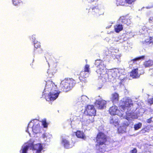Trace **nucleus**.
Wrapping results in <instances>:
<instances>
[{
	"mask_svg": "<svg viewBox=\"0 0 153 153\" xmlns=\"http://www.w3.org/2000/svg\"><path fill=\"white\" fill-rule=\"evenodd\" d=\"M95 65L97 69L96 72L97 74L102 77L105 79L107 78L112 79L116 78H118L120 76L119 70L117 68L109 70L106 68V66L104 62L100 60L95 61Z\"/></svg>",
	"mask_w": 153,
	"mask_h": 153,
	"instance_id": "f257e3e1",
	"label": "nucleus"
},
{
	"mask_svg": "<svg viewBox=\"0 0 153 153\" xmlns=\"http://www.w3.org/2000/svg\"><path fill=\"white\" fill-rule=\"evenodd\" d=\"M59 93L56 85L52 81H49L46 82L42 95L47 101H53L57 98Z\"/></svg>",
	"mask_w": 153,
	"mask_h": 153,
	"instance_id": "f03ea898",
	"label": "nucleus"
},
{
	"mask_svg": "<svg viewBox=\"0 0 153 153\" xmlns=\"http://www.w3.org/2000/svg\"><path fill=\"white\" fill-rule=\"evenodd\" d=\"M132 106V101L128 97H125L120 101V109H122L125 114H126V119L128 120L135 119L137 117L134 113L129 112Z\"/></svg>",
	"mask_w": 153,
	"mask_h": 153,
	"instance_id": "7ed1b4c3",
	"label": "nucleus"
},
{
	"mask_svg": "<svg viewBox=\"0 0 153 153\" xmlns=\"http://www.w3.org/2000/svg\"><path fill=\"white\" fill-rule=\"evenodd\" d=\"M36 140L32 139L30 141L25 143L22 146L21 152L22 153H27L29 148L32 149L33 152L36 153H41L43 149L42 145L41 143H36Z\"/></svg>",
	"mask_w": 153,
	"mask_h": 153,
	"instance_id": "20e7f679",
	"label": "nucleus"
},
{
	"mask_svg": "<svg viewBox=\"0 0 153 153\" xmlns=\"http://www.w3.org/2000/svg\"><path fill=\"white\" fill-rule=\"evenodd\" d=\"M106 141V137L103 133L100 132L97 137V144L96 149L98 152L104 153L106 151L105 145L104 143Z\"/></svg>",
	"mask_w": 153,
	"mask_h": 153,
	"instance_id": "39448f33",
	"label": "nucleus"
},
{
	"mask_svg": "<svg viewBox=\"0 0 153 153\" xmlns=\"http://www.w3.org/2000/svg\"><path fill=\"white\" fill-rule=\"evenodd\" d=\"M41 128L39 122L37 120H34L29 122L26 131L31 136V134H33L39 133Z\"/></svg>",
	"mask_w": 153,
	"mask_h": 153,
	"instance_id": "423d86ee",
	"label": "nucleus"
},
{
	"mask_svg": "<svg viewBox=\"0 0 153 153\" xmlns=\"http://www.w3.org/2000/svg\"><path fill=\"white\" fill-rule=\"evenodd\" d=\"M75 81L71 79H65L61 81L60 87L62 89H68L72 88L75 85Z\"/></svg>",
	"mask_w": 153,
	"mask_h": 153,
	"instance_id": "0eeeda50",
	"label": "nucleus"
},
{
	"mask_svg": "<svg viewBox=\"0 0 153 153\" xmlns=\"http://www.w3.org/2000/svg\"><path fill=\"white\" fill-rule=\"evenodd\" d=\"M88 101L89 98L87 96L84 95H82L78 97L74 101V105L75 107H77V108L79 109L82 107V104H86Z\"/></svg>",
	"mask_w": 153,
	"mask_h": 153,
	"instance_id": "6e6552de",
	"label": "nucleus"
},
{
	"mask_svg": "<svg viewBox=\"0 0 153 153\" xmlns=\"http://www.w3.org/2000/svg\"><path fill=\"white\" fill-rule=\"evenodd\" d=\"M90 74L89 65L86 64L83 70L80 73V76L79 78L81 82L85 83L87 82L86 78L88 77Z\"/></svg>",
	"mask_w": 153,
	"mask_h": 153,
	"instance_id": "1a4fd4ad",
	"label": "nucleus"
},
{
	"mask_svg": "<svg viewBox=\"0 0 153 153\" xmlns=\"http://www.w3.org/2000/svg\"><path fill=\"white\" fill-rule=\"evenodd\" d=\"M120 110L121 111H120L117 106L114 105L110 108L109 111L111 115H117L120 117H123L126 118V116H124L125 113L122 109Z\"/></svg>",
	"mask_w": 153,
	"mask_h": 153,
	"instance_id": "9d476101",
	"label": "nucleus"
},
{
	"mask_svg": "<svg viewBox=\"0 0 153 153\" xmlns=\"http://www.w3.org/2000/svg\"><path fill=\"white\" fill-rule=\"evenodd\" d=\"M92 10L93 14L97 16L102 15L104 13V9L103 6L100 5H99L97 7H93Z\"/></svg>",
	"mask_w": 153,
	"mask_h": 153,
	"instance_id": "9b49d317",
	"label": "nucleus"
},
{
	"mask_svg": "<svg viewBox=\"0 0 153 153\" xmlns=\"http://www.w3.org/2000/svg\"><path fill=\"white\" fill-rule=\"evenodd\" d=\"M85 113L89 116L94 117L96 114V110L94 106L91 105H88L85 111Z\"/></svg>",
	"mask_w": 153,
	"mask_h": 153,
	"instance_id": "f8f14e48",
	"label": "nucleus"
},
{
	"mask_svg": "<svg viewBox=\"0 0 153 153\" xmlns=\"http://www.w3.org/2000/svg\"><path fill=\"white\" fill-rule=\"evenodd\" d=\"M61 143L62 145L66 149L72 148L74 145V143L72 141H69L66 138H62Z\"/></svg>",
	"mask_w": 153,
	"mask_h": 153,
	"instance_id": "ddd939ff",
	"label": "nucleus"
},
{
	"mask_svg": "<svg viewBox=\"0 0 153 153\" xmlns=\"http://www.w3.org/2000/svg\"><path fill=\"white\" fill-rule=\"evenodd\" d=\"M140 68H136L132 70L130 73V76L132 78H136L139 77L140 74H143V70L140 71Z\"/></svg>",
	"mask_w": 153,
	"mask_h": 153,
	"instance_id": "4468645a",
	"label": "nucleus"
},
{
	"mask_svg": "<svg viewBox=\"0 0 153 153\" xmlns=\"http://www.w3.org/2000/svg\"><path fill=\"white\" fill-rule=\"evenodd\" d=\"M107 102L101 99L96 100L95 105L99 109H102L106 107Z\"/></svg>",
	"mask_w": 153,
	"mask_h": 153,
	"instance_id": "2eb2a0df",
	"label": "nucleus"
},
{
	"mask_svg": "<svg viewBox=\"0 0 153 153\" xmlns=\"http://www.w3.org/2000/svg\"><path fill=\"white\" fill-rule=\"evenodd\" d=\"M94 121L93 117L91 116H88L86 119L82 122V124L83 126H87L90 123H92Z\"/></svg>",
	"mask_w": 153,
	"mask_h": 153,
	"instance_id": "dca6fc26",
	"label": "nucleus"
},
{
	"mask_svg": "<svg viewBox=\"0 0 153 153\" xmlns=\"http://www.w3.org/2000/svg\"><path fill=\"white\" fill-rule=\"evenodd\" d=\"M136 0H116V4L117 6L119 5H123L126 3L129 4H131Z\"/></svg>",
	"mask_w": 153,
	"mask_h": 153,
	"instance_id": "f3484780",
	"label": "nucleus"
},
{
	"mask_svg": "<svg viewBox=\"0 0 153 153\" xmlns=\"http://www.w3.org/2000/svg\"><path fill=\"white\" fill-rule=\"evenodd\" d=\"M52 137V135L48 132L44 133L42 135V138L45 142L49 141Z\"/></svg>",
	"mask_w": 153,
	"mask_h": 153,
	"instance_id": "a211bd4d",
	"label": "nucleus"
},
{
	"mask_svg": "<svg viewBox=\"0 0 153 153\" xmlns=\"http://www.w3.org/2000/svg\"><path fill=\"white\" fill-rule=\"evenodd\" d=\"M128 125V123L127 122L124 123L123 125H121L118 128V132L120 133H123L126 131L127 126Z\"/></svg>",
	"mask_w": 153,
	"mask_h": 153,
	"instance_id": "6ab92c4d",
	"label": "nucleus"
},
{
	"mask_svg": "<svg viewBox=\"0 0 153 153\" xmlns=\"http://www.w3.org/2000/svg\"><path fill=\"white\" fill-rule=\"evenodd\" d=\"M76 135L78 138L82 139L84 140L86 139V137L82 131H77L76 132Z\"/></svg>",
	"mask_w": 153,
	"mask_h": 153,
	"instance_id": "aec40b11",
	"label": "nucleus"
},
{
	"mask_svg": "<svg viewBox=\"0 0 153 153\" xmlns=\"http://www.w3.org/2000/svg\"><path fill=\"white\" fill-rule=\"evenodd\" d=\"M110 123L115 126H117L119 124V121L118 118L116 117H112L110 120Z\"/></svg>",
	"mask_w": 153,
	"mask_h": 153,
	"instance_id": "412c9836",
	"label": "nucleus"
},
{
	"mask_svg": "<svg viewBox=\"0 0 153 153\" xmlns=\"http://www.w3.org/2000/svg\"><path fill=\"white\" fill-rule=\"evenodd\" d=\"M111 100L113 103H116L118 102L119 100L118 94L116 93L112 94L111 95Z\"/></svg>",
	"mask_w": 153,
	"mask_h": 153,
	"instance_id": "4be33fe9",
	"label": "nucleus"
},
{
	"mask_svg": "<svg viewBox=\"0 0 153 153\" xmlns=\"http://www.w3.org/2000/svg\"><path fill=\"white\" fill-rule=\"evenodd\" d=\"M120 21H121L122 22L128 25H130L131 23V21L130 19H126L123 16L120 18Z\"/></svg>",
	"mask_w": 153,
	"mask_h": 153,
	"instance_id": "5701e85b",
	"label": "nucleus"
},
{
	"mask_svg": "<svg viewBox=\"0 0 153 153\" xmlns=\"http://www.w3.org/2000/svg\"><path fill=\"white\" fill-rule=\"evenodd\" d=\"M153 65L152 60L149 59L148 61H145L143 63V65L146 67L152 66Z\"/></svg>",
	"mask_w": 153,
	"mask_h": 153,
	"instance_id": "b1692460",
	"label": "nucleus"
},
{
	"mask_svg": "<svg viewBox=\"0 0 153 153\" xmlns=\"http://www.w3.org/2000/svg\"><path fill=\"white\" fill-rule=\"evenodd\" d=\"M123 27L122 25L117 24L114 26L115 31L117 33H118L122 30Z\"/></svg>",
	"mask_w": 153,
	"mask_h": 153,
	"instance_id": "393cba45",
	"label": "nucleus"
},
{
	"mask_svg": "<svg viewBox=\"0 0 153 153\" xmlns=\"http://www.w3.org/2000/svg\"><path fill=\"white\" fill-rule=\"evenodd\" d=\"M109 59V61H113L115 59H117V56L116 54H111Z\"/></svg>",
	"mask_w": 153,
	"mask_h": 153,
	"instance_id": "a878e982",
	"label": "nucleus"
},
{
	"mask_svg": "<svg viewBox=\"0 0 153 153\" xmlns=\"http://www.w3.org/2000/svg\"><path fill=\"white\" fill-rule=\"evenodd\" d=\"M13 4L15 6H18L22 2L21 0H12Z\"/></svg>",
	"mask_w": 153,
	"mask_h": 153,
	"instance_id": "bb28decb",
	"label": "nucleus"
},
{
	"mask_svg": "<svg viewBox=\"0 0 153 153\" xmlns=\"http://www.w3.org/2000/svg\"><path fill=\"white\" fill-rule=\"evenodd\" d=\"M142 126V124L139 123L138 124H135L134 126V128L135 130H137L140 128Z\"/></svg>",
	"mask_w": 153,
	"mask_h": 153,
	"instance_id": "cd10ccee",
	"label": "nucleus"
},
{
	"mask_svg": "<svg viewBox=\"0 0 153 153\" xmlns=\"http://www.w3.org/2000/svg\"><path fill=\"white\" fill-rule=\"evenodd\" d=\"M109 54H115L114 53H117L119 51V50L118 49L112 50V48L110 49V50H108Z\"/></svg>",
	"mask_w": 153,
	"mask_h": 153,
	"instance_id": "c85d7f7f",
	"label": "nucleus"
},
{
	"mask_svg": "<svg viewBox=\"0 0 153 153\" xmlns=\"http://www.w3.org/2000/svg\"><path fill=\"white\" fill-rule=\"evenodd\" d=\"M33 43L34 44V47L37 48H38L40 47V43L36 40H34L33 41Z\"/></svg>",
	"mask_w": 153,
	"mask_h": 153,
	"instance_id": "c756f323",
	"label": "nucleus"
},
{
	"mask_svg": "<svg viewBox=\"0 0 153 153\" xmlns=\"http://www.w3.org/2000/svg\"><path fill=\"white\" fill-rule=\"evenodd\" d=\"M144 56H140L139 57H138L134 59H132L131 60V61L134 62L140 59H144Z\"/></svg>",
	"mask_w": 153,
	"mask_h": 153,
	"instance_id": "7c9ffc66",
	"label": "nucleus"
},
{
	"mask_svg": "<svg viewBox=\"0 0 153 153\" xmlns=\"http://www.w3.org/2000/svg\"><path fill=\"white\" fill-rule=\"evenodd\" d=\"M146 42L148 43L149 44L153 43V38L151 37H149V39L146 40Z\"/></svg>",
	"mask_w": 153,
	"mask_h": 153,
	"instance_id": "2f4dec72",
	"label": "nucleus"
},
{
	"mask_svg": "<svg viewBox=\"0 0 153 153\" xmlns=\"http://www.w3.org/2000/svg\"><path fill=\"white\" fill-rule=\"evenodd\" d=\"M55 72H52L51 70H48V74L49 76L50 77H52L53 76V74H55Z\"/></svg>",
	"mask_w": 153,
	"mask_h": 153,
	"instance_id": "473e14b6",
	"label": "nucleus"
},
{
	"mask_svg": "<svg viewBox=\"0 0 153 153\" xmlns=\"http://www.w3.org/2000/svg\"><path fill=\"white\" fill-rule=\"evenodd\" d=\"M113 40H114L113 42H112L111 41H110L109 42L111 43H115L116 42H118V43H120V40H119L118 39V38H117V39H116L113 38Z\"/></svg>",
	"mask_w": 153,
	"mask_h": 153,
	"instance_id": "72a5a7b5",
	"label": "nucleus"
},
{
	"mask_svg": "<svg viewBox=\"0 0 153 153\" xmlns=\"http://www.w3.org/2000/svg\"><path fill=\"white\" fill-rule=\"evenodd\" d=\"M42 124L44 128L47 127L48 124L46 122L45 120H44L42 121Z\"/></svg>",
	"mask_w": 153,
	"mask_h": 153,
	"instance_id": "f704fd0d",
	"label": "nucleus"
},
{
	"mask_svg": "<svg viewBox=\"0 0 153 153\" xmlns=\"http://www.w3.org/2000/svg\"><path fill=\"white\" fill-rule=\"evenodd\" d=\"M148 102L149 104H153V98L148 99Z\"/></svg>",
	"mask_w": 153,
	"mask_h": 153,
	"instance_id": "c9c22d12",
	"label": "nucleus"
},
{
	"mask_svg": "<svg viewBox=\"0 0 153 153\" xmlns=\"http://www.w3.org/2000/svg\"><path fill=\"white\" fill-rule=\"evenodd\" d=\"M149 21L150 23L153 24V17H150L149 19Z\"/></svg>",
	"mask_w": 153,
	"mask_h": 153,
	"instance_id": "e433bc0d",
	"label": "nucleus"
},
{
	"mask_svg": "<svg viewBox=\"0 0 153 153\" xmlns=\"http://www.w3.org/2000/svg\"><path fill=\"white\" fill-rule=\"evenodd\" d=\"M149 74L151 76H153V69H150L149 70Z\"/></svg>",
	"mask_w": 153,
	"mask_h": 153,
	"instance_id": "4c0bfd02",
	"label": "nucleus"
},
{
	"mask_svg": "<svg viewBox=\"0 0 153 153\" xmlns=\"http://www.w3.org/2000/svg\"><path fill=\"white\" fill-rule=\"evenodd\" d=\"M131 153H137V150L136 149L134 148L130 152Z\"/></svg>",
	"mask_w": 153,
	"mask_h": 153,
	"instance_id": "58836bf2",
	"label": "nucleus"
},
{
	"mask_svg": "<svg viewBox=\"0 0 153 153\" xmlns=\"http://www.w3.org/2000/svg\"><path fill=\"white\" fill-rule=\"evenodd\" d=\"M32 39L33 42L34 41L36 40V35H33L32 36Z\"/></svg>",
	"mask_w": 153,
	"mask_h": 153,
	"instance_id": "ea45409f",
	"label": "nucleus"
},
{
	"mask_svg": "<svg viewBox=\"0 0 153 153\" xmlns=\"http://www.w3.org/2000/svg\"><path fill=\"white\" fill-rule=\"evenodd\" d=\"M148 123H150L152 122V118H150L148 119L146 121Z\"/></svg>",
	"mask_w": 153,
	"mask_h": 153,
	"instance_id": "a19ab883",
	"label": "nucleus"
},
{
	"mask_svg": "<svg viewBox=\"0 0 153 153\" xmlns=\"http://www.w3.org/2000/svg\"><path fill=\"white\" fill-rule=\"evenodd\" d=\"M145 27H143V29H145Z\"/></svg>",
	"mask_w": 153,
	"mask_h": 153,
	"instance_id": "79ce46f5",
	"label": "nucleus"
},
{
	"mask_svg": "<svg viewBox=\"0 0 153 153\" xmlns=\"http://www.w3.org/2000/svg\"><path fill=\"white\" fill-rule=\"evenodd\" d=\"M140 111H142V109H140Z\"/></svg>",
	"mask_w": 153,
	"mask_h": 153,
	"instance_id": "37998d69",
	"label": "nucleus"
},
{
	"mask_svg": "<svg viewBox=\"0 0 153 153\" xmlns=\"http://www.w3.org/2000/svg\"><path fill=\"white\" fill-rule=\"evenodd\" d=\"M152 61H153V60H152Z\"/></svg>",
	"mask_w": 153,
	"mask_h": 153,
	"instance_id": "c03bdc74",
	"label": "nucleus"
}]
</instances>
